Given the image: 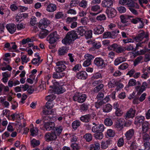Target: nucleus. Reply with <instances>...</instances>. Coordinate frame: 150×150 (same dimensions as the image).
Returning a JSON list of instances; mask_svg holds the SVG:
<instances>
[{"instance_id": "9", "label": "nucleus", "mask_w": 150, "mask_h": 150, "mask_svg": "<svg viewBox=\"0 0 150 150\" xmlns=\"http://www.w3.org/2000/svg\"><path fill=\"white\" fill-rule=\"evenodd\" d=\"M106 13L110 18L114 17L116 14V10L112 7L107 8L106 11Z\"/></svg>"}, {"instance_id": "54", "label": "nucleus", "mask_w": 150, "mask_h": 150, "mask_svg": "<svg viewBox=\"0 0 150 150\" xmlns=\"http://www.w3.org/2000/svg\"><path fill=\"white\" fill-rule=\"evenodd\" d=\"M128 64L126 63H124L121 64L119 67V69L124 70L127 69L128 67Z\"/></svg>"}, {"instance_id": "33", "label": "nucleus", "mask_w": 150, "mask_h": 150, "mask_svg": "<svg viewBox=\"0 0 150 150\" xmlns=\"http://www.w3.org/2000/svg\"><path fill=\"white\" fill-rule=\"evenodd\" d=\"M127 5L130 7V8L134 7L137 8H139V6L137 4L131 0H129Z\"/></svg>"}, {"instance_id": "46", "label": "nucleus", "mask_w": 150, "mask_h": 150, "mask_svg": "<svg viewBox=\"0 0 150 150\" xmlns=\"http://www.w3.org/2000/svg\"><path fill=\"white\" fill-rule=\"evenodd\" d=\"M104 123L106 125L110 126L112 125L113 122L110 118H107L105 119Z\"/></svg>"}, {"instance_id": "3", "label": "nucleus", "mask_w": 150, "mask_h": 150, "mask_svg": "<svg viewBox=\"0 0 150 150\" xmlns=\"http://www.w3.org/2000/svg\"><path fill=\"white\" fill-rule=\"evenodd\" d=\"M59 38V36L56 31L50 33L47 38L49 42L51 44L55 43Z\"/></svg>"}, {"instance_id": "61", "label": "nucleus", "mask_w": 150, "mask_h": 150, "mask_svg": "<svg viewBox=\"0 0 150 150\" xmlns=\"http://www.w3.org/2000/svg\"><path fill=\"white\" fill-rule=\"evenodd\" d=\"M16 27L18 30H21L25 28V25L22 23H18L16 25Z\"/></svg>"}, {"instance_id": "5", "label": "nucleus", "mask_w": 150, "mask_h": 150, "mask_svg": "<svg viewBox=\"0 0 150 150\" xmlns=\"http://www.w3.org/2000/svg\"><path fill=\"white\" fill-rule=\"evenodd\" d=\"M101 83V81H100V80L94 81V82H93L92 84L94 86H96L94 89V93H97L100 89L103 87L104 85Z\"/></svg>"}, {"instance_id": "26", "label": "nucleus", "mask_w": 150, "mask_h": 150, "mask_svg": "<svg viewBox=\"0 0 150 150\" xmlns=\"http://www.w3.org/2000/svg\"><path fill=\"white\" fill-rule=\"evenodd\" d=\"M56 6L55 4H50L47 7V10L50 12H53L56 9Z\"/></svg>"}, {"instance_id": "10", "label": "nucleus", "mask_w": 150, "mask_h": 150, "mask_svg": "<svg viewBox=\"0 0 150 150\" xmlns=\"http://www.w3.org/2000/svg\"><path fill=\"white\" fill-rule=\"evenodd\" d=\"M114 0H104L102 1L101 5L103 7L108 8H111Z\"/></svg>"}, {"instance_id": "1", "label": "nucleus", "mask_w": 150, "mask_h": 150, "mask_svg": "<svg viewBox=\"0 0 150 150\" xmlns=\"http://www.w3.org/2000/svg\"><path fill=\"white\" fill-rule=\"evenodd\" d=\"M77 37V35L74 30L69 32L65 37L62 40V42L66 45H69L72 41L76 40Z\"/></svg>"}, {"instance_id": "39", "label": "nucleus", "mask_w": 150, "mask_h": 150, "mask_svg": "<svg viewBox=\"0 0 150 150\" xmlns=\"http://www.w3.org/2000/svg\"><path fill=\"white\" fill-rule=\"evenodd\" d=\"M77 19V17L76 16L73 17L72 18H71L70 17H68L66 19V22L67 24H69L71 23H72L74 21L76 20Z\"/></svg>"}, {"instance_id": "37", "label": "nucleus", "mask_w": 150, "mask_h": 150, "mask_svg": "<svg viewBox=\"0 0 150 150\" xmlns=\"http://www.w3.org/2000/svg\"><path fill=\"white\" fill-rule=\"evenodd\" d=\"M83 138L87 142H89L92 140V136L91 134L87 133L83 136Z\"/></svg>"}, {"instance_id": "32", "label": "nucleus", "mask_w": 150, "mask_h": 150, "mask_svg": "<svg viewBox=\"0 0 150 150\" xmlns=\"http://www.w3.org/2000/svg\"><path fill=\"white\" fill-rule=\"evenodd\" d=\"M126 60L125 58L122 57H120L116 59L114 61V64L117 65Z\"/></svg>"}, {"instance_id": "19", "label": "nucleus", "mask_w": 150, "mask_h": 150, "mask_svg": "<svg viewBox=\"0 0 150 150\" xmlns=\"http://www.w3.org/2000/svg\"><path fill=\"white\" fill-rule=\"evenodd\" d=\"M50 23V21L47 19V18H44L41 19L39 25V27L41 28L42 25H43L45 27L46 26L49 25Z\"/></svg>"}, {"instance_id": "64", "label": "nucleus", "mask_w": 150, "mask_h": 150, "mask_svg": "<svg viewBox=\"0 0 150 150\" xmlns=\"http://www.w3.org/2000/svg\"><path fill=\"white\" fill-rule=\"evenodd\" d=\"M117 47V45L116 44H114L109 45L108 48L109 50H112L115 51Z\"/></svg>"}, {"instance_id": "6", "label": "nucleus", "mask_w": 150, "mask_h": 150, "mask_svg": "<svg viewBox=\"0 0 150 150\" xmlns=\"http://www.w3.org/2000/svg\"><path fill=\"white\" fill-rule=\"evenodd\" d=\"M64 61H59L56 63L55 70L57 72H62L66 68L65 65L64 64Z\"/></svg>"}, {"instance_id": "14", "label": "nucleus", "mask_w": 150, "mask_h": 150, "mask_svg": "<svg viewBox=\"0 0 150 150\" xmlns=\"http://www.w3.org/2000/svg\"><path fill=\"white\" fill-rule=\"evenodd\" d=\"M109 100V98L107 96L104 99L100 101H98L95 103V106L96 108L98 109L100 108L102 105L108 102Z\"/></svg>"}, {"instance_id": "25", "label": "nucleus", "mask_w": 150, "mask_h": 150, "mask_svg": "<svg viewBox=\"0 0 150 150\" xmlns=\"http://www.w3.org/2000/svg\"><path fill=\"white\" fill-rule=\"evenodd\" d=\"M134 131L133 129H131L128 130L125 134V135L127 139H130L134 134Z\"/></svg>"}, {"instance_id": "8", "label": "nucleus", "mask_w": 150, "mask_h": 150, "mask_svg": "<svg viewBox=\"0 0 150 150\" xmlns=\"http://www.w3.org/2000/svg\"><path fill=\"white\" fill-rule=\"evenodd\" d=\"M148 36L147 34H145L143 30L141 31L138 35L134 38V39L136 42H139L142 40L144 38H147Z\"/></svg>"}, {"instance_id": "36", "label": "nucleus", "mask_w": 150, "mask_h": 150, "mask_svg": "<svg viewBox=\"0 0 150 150\" xmlns=\"http://www.w3.org/2000/svg\"><path fill=\"white\" fill-rule=\"evenodd\" d=\"M121 21L122 23H124L127 22L128 21V19L132 17L131 16H124L123 15H121L120 16Z\"/></svg>"}, {"instance_id": "27", "label": "nucleus", "mask_w": 150, "mask_h": 150, "mask_svg": "<svg viewBox=\"0 0 150 150\" xmlns=\"http://www.w3.org/2000/svg\"><path fill=\"white\" fill-rule=\"evenodd\" d=\"M67 47L63 46L59 49L58 54L60 56L64 55L67 53Z\"/></svg>"}, {"instance_id": "49", "label": "nucleus", "mask_w": 150, "mask_h": 150, "mask_svg": "<svg viewBox=\"0 0 150 150\" xmlns=\"http://www.w3.org/2000/svg\"><path fill=\"white\" fill-rule=\"evenodd\" d=\"M96 18L98 21H101L105 20L106 19V17L105 14H102L98 16Z\"/></svg>"}, {"instance_id": "24", "label": "nucleus", "mask_w": 150, "mask_h": 150, "mask_svg": "<svg viewBox=\"0 0 150 150\" xmlns=\"http://www.w3.org/2000/svg\"><path fill=\"white\" fill-rule=\"evenodd\" d=\"M49 33V32L47 30L45 29H42L40 31L39 35V37L43 39L46 37Z\"/></svg>"}, {"instance_id": "57", "label": "nucleus", "mask_w": 150, "mask_h": 150, "mask_svg": "<svg viewBox=\"0 0 150 150\" xmlns=\"http://www.w3.org/2000/svg\"><path fill=\"white\" fill-rule=\"evenodd\" d=\"M37 23L36 18L34 16H32L30 21V24L32 26H33Z\"/></svg>"}, {"instance_id": "29", "label": "nucleus", "mask_w": 150, "mask_h": 150, "mask_svg": "<svg viewBox=\"0 0 150 150\" xmlns=\"http://www.w3.org/2000/svg\"><path fill=\"white\" fill-rule=\"evenodd\" d=\"M149 127V124L148 122L145 121L142 124V129L143 133L146 132Z\"/></svg>"}, {"instance_id": "34", "label": "nucleus", "mask_w": 150, "mask_h": 150, "mask_svg": "<svg viewBox=\"0 0 150 150\" xmlns=\"http://www.w3.org/2000/svg\"><path fill=\"white\" fill-rule=\"evenodd\" d=\"M77 30V32L78 35L81 36H83L86 33L85 28L83 27L80 26L79 27Z\"/></svg>"}, {"instance_id": "21", "label": "nucleus", "mask_w": 150, "mask_h": 150, "mask_svg": "<svg viewBox=\"0 0 150 150\" xmlns=\"http://www.w3.org/2000/svg\"><path fill=\"white\" fill-rule=\"evenodd\" d=\"M104 61L101 58L97 57L95 58L94 61V64L98 67L104 66Z\"/></svg>"}, {"instance_id": "31", "label": "nucleus", "mask_w": 150, "mask_h": 150, "mask_svg": "<svg viewBox=\"0 0 150 150\" xmlns=\"http://www.w3.org/2000/svg\"><path fill=\"white\" fill-rule=\"evenodd\" d=\"M112 109V106L109 104H107L104 106L103 107V111L105 112H108L111 111Z\"/></svg>"}, {"instance_id": "47", "label": "nucleus", "mask_w": 150, "mask_h": 150, "mask_svg": "<svg viewBox=\"0 0 150 150\" xmlns=\"http://www.w3.org/2000/svg\"><path fill=\"white\" fill-rule=\"evenodd\" d=\"M80 125V122L79 121L76 120L73 122L72 123V126L73 128L75 129H77L78 127Z\"/></svg>"}, {"instance_id": "18", "label": "nucleus", "mask_w": 150, "mask_h": 150, "mask_svg": "<svg viewBox=\"0 0 150 150\" xmlns=\"http://www.w3.org/2000/svg\"><path fill=\"white\" fill-rule=\"evenodd\" d=\"M104 31V28L101 25H98L94 29L93 33L95 34L99 35L102 34Z\"/></svg>"}, {"instance_id": "63", "label": "nucleus", "mask_w": 150, "mask_h": 150, "mask_svg": "<svg viewBox=\"0 0 150 150\" xmlns=\"http://www.w3.org/2000/svg\"><path fill=\"white\" fill-rule=\"evenodd\" d=\"M124 50L123 48L122 47H117L115 51L118 53H120L123 52Z\"/></svg>"}, {"instance_id": "17", "label": "nucleus", "mask_w": 150, "mask_h": 150, "mask_svg": "<svg viewBox=\"0 0 150 150\" xmlns=\"http://www.w3.org/2000/svg\"><path fill=\"white\" fill-rule=\"evenodd\" d=\"M104 126L103 124H100L98 126H94L92 127V131L93 132H100L103 131Z\"/></svg>"}, {"instance_id": "13", "label": "nucleus", "mask_w": 150, "mask_h": 150, "mask_svg": "<svg viewBox=\"0 0 150 150\" xmlns=\"http://www.w3.org/2000/svg\"><path fill=\"white\" fill-rule=\"evenodd\" d=\"M147 87V83L145 82H144L141 87L139 86H137L136 87L135 89L136 91L138 92V94H141L143 91L145 90Z\"/></svg>"}, {"instance_id": "50", "label": "nucleus", "mask_w": 150, "mask_h": 150, "mask_svg": "<svg viewBox=\"0 0 150 150\" xmlns=\"http://www.w3.org/2000/svg\"><path fill=\"white\" fill-rule=\"evenodd\" d=\"M79 5L83 8H86L87 6V2L85 0H82L79 3Z\"/></svg>"}, {"instance_id": "23", "label": "nucleus", "mask_w": 150, "mask_h": 150, "mask_svg": "<svg viewBox=\"0 0 150 150\" xmlns=\"http://www.w3.org/2000/svg\"><path fill=\"white\" fill-rule=\"evenodd\" d=\"M144 119V116L136 117L134 122V124L138 125V124H142L143 123Z\"/></svg>"}, {"instance_id": "59", "label": "nucleus", "mask_w": 150, "mask_h": 150, "mask_svg": "<svg viewBox=\"0 0 150 150\" xmlns=\"http://www.w3.org/2000/svg\"><path fill=\"white\" fill-rule=\"evenodd\" d=\"M117 9L119 12L120 13H124L126 11V8L123 6H120L118 7Z\"/></svg>"}, {"instance_id": "44", "label": "nucleus", "mask_w": 150, "mask_h": 150, "mask_svg": "<svg viewBox=\"0 0 150 150\" xmlns=\"http://www.w3.org/2000/svg\"><path fill=\"white\" fill-rule=\"evenodd\" d=\"M56 98L54 94H50L46 97V99L48 102H51Z\"/></svg>"}, {"instance_id": "30", "label": "nucleus", "mask_w": 150, "mask_h": 150, "mask_svg": "<svg viewBox=\"0 0 150 150\" xmlns=\"http://www.w3.org/2000/svg\"><path fill=\"white\" fill-rule=\"evenodd\" d=\"M91 115L89 114H88L81 116L80 118V120L84 122H88L91 119Z\"/></svg>"}, {"instance_id": "11", "label": "nucleus", "mask_w": 150, "mask_h": 150, "mask_svg": "<svg viewBox=\"0 0 150 150\" xmlns=\"http://www.w3.org/2000/svg\"><path fill=\"white\" fill-rule=\"evenodd\" d=\"M55 124L53 122H49L44 124V127L47 130L49 131L54 129L55 128Z\"/></svg>"}, {"instance_id": "56", "label": "nucleus", "mask_w": 150, "mask_h": 150, "mask_svg": "<svg viewBox=\"0 0 150 150\" xmlns=\"http://www.w3.org/2000/svg\"><path fill=\"white\" fill-rule=\"evenodd\" d=\"M92 32L93 31L91 30L86 31V33H85V36L88 38H91L92 37Z\"/></svg>"}, {"instance_id": "62", "label": "nucleus", "mask_w": 150, "mask_h": 150, "mask_svg": "<svg viewBox=\"0 0 150 150\" xmlns=\"http://www.w3.org/2000/svg\"><path fill=\"white\" fill-rule=\"evenodd\" d=\"M30 131L31 133V135L33 136H36L38 134V130L34 129L33 128H31Z\"/></svg>"}, {"instance_id": "2", "label": "nucleus", "mask_w": 150, "mask_h": 150, "mask_svg": "<svg viewBox=\"0 0 150 150\" xmlns=\"http://www.w3.org/2000/svg\"><path fill=\"white\" fill-rule=\"evenodd\" d=\"M53 85L50 86L52 89L49 90V93L54 94H62L65 92V89L62 86L59 87V83L54 80L53 81Z\"/></svg>"}, {"instance_id": "43", "label": "nucleus", "mask_w": 150, "mask_h": 150, "mask_svg": "<svg viewBox=\"0 0 150 150\" xmlns=\"http://www.w3.org/2000/svg\"><path fill=\"white\" fill-rule=\"evenodd\" d=\"M117 81L115 79H112L109 81L108 83V87L110 88H112L116 86Z\"/></svg>"}, {"instance_id": "53", "label": "nucleus", "mask_w": 150, "mask_h": 150, "mask_svg": "<svg viewBox=\"0 0 150 150\" xmlns=\"http://www.w3.org/2000/svg\"><path fill=\"white\" fill-rule=\"evenodd\" d=\"M17 97L19 98L21 97V102L23 103H24V100L26 99L27 98V96L26 94H17Z\"/></svg>"}, {"instance_id": "60", "label": "nucleus", "mask_w": 150, "mask_h": 150, "mask_svg": "<svg viewBox=\"0 0 150 150\" xmlns=\"http://www.w3.org/2000/svg\"><path fill=\"white\" fill-rule=\"evenodd\" d=\"M85 58L86 60H89L91 62V60L94 58V57L93 55L87 54L85 55Z\"/></svg>"}, {"instance_id": "12", "label": "nucleus", "mask_w": 150, "mask_h": 150, "mask_svg": "<svg viewBox=\"0 0 150 150\" xmlns=\"http://www.w3.org/2000/svg\"><path fill=\"white\" fill-rule=\"evenodd\" d=\"M81 95H75L73 96V100L79 103H83L85 100L86 95V94H80Z\"/></svg>"}, {"instance_id": "22", "label": "nucleus", "mask_w": 150, "mask_h": 150, "mask_svg": "<svg viewBox=\"0 0 150 150\" xmlns=\"http://www.w3.org/2000/svg\"><path fill=\"white\" fill-rule=\"evenodd\" d=\"M62 129L63 128L62 126H58L56 127H55L54 129H53L54 131L53 132L55 134L56 136L57 137V136L60 135L62 132Z\"/></svg>"}, {"instance_id": "48", "label": "nucleus", "mask_w": 150, "mask_h": 150, "mask_svg": "<svg viewBox=\"0 0 150 150\" xmlns=\"http://www.w3.org/2000/svg\"><path fill=\"white\" fill-rule=\"evenodd\" d=\"M102 132H96L97 133L94 134L95 138L98 139H102L103 137V135Z\"/></svg>"}, {"instance_id": "58", "label": "nucleus", "mask_w": 150, "mask_h": 150, "mask_svg": "<svg viewBox=\"0 0 150 150\" xmlns=\"http://www.w3.org/2000/svg\"><path fill=\"white\" fill-rule=\"evenodd\" d=\"M119 30H115L114 31H112L111 32V38H115L117 35V33H119Z\"/></svg>"}, {"instance_id": "4", "label": "nucleus", "mask_w": 150, "mask_h": 150, "mask_svg": "<svg viewBox=\"0 0 150 150\" xmlns=\"http://www.w3.org/2000/svg\"><path fill=\"white\" fill-rule=\"evenodd\" d=\"M124 123L125 120L124 119H119L116 121L114 127L118 131H120L123 129Z\"/></svg>"}, {"instance_id": "28", "label": "nucleus", "mask_w": 150, "mask_h": 150, "mask_svg": "<svg viewBox=\"0 0 150 150\" xmlns=\"http://www.w3.org/2000/svg\"><path fill=\"white\" fill-rule=\"evenodd\" d=\"M100 148V144L97 142H95L94 144L90 145L89 149L90 150H99Z\"/></svg>"}, {"instance_id": "52", "label": "nucleus", "mask_w": 150, "mask_h": 150, "mask_svg": "<svg viewBox=\"0 0 150 150\" xmlns=\"http://www.w3.org/2000/svg\"><path fill=\"white\" fill-rule=\"evenodd\" d=\"M64 17V14L62 12H57L55 15V18L56 19L62 18Z\"/></svg>"}, {"instance_id": "35", "label": "nucleus", "mask_w": 150, "mask_h": 150, "mask_svg": "<svg viewBox=\"0 0 150 150\" xmlns=\"http://www.w3.org/2000/svg\"><path fill=\"white\" fill-rule=\"evenodd\" d=\"M91 9L93 11L98 12V13H100L102 11V10L100 6L98 5H96L92 6Z\"/></svg>"}, {"instance_id": "7", "label": "nucleus", "mask_w": 150, "mask_h": 150, "mask_svg": "<svg viewBox=\"0 0 150 150\" xmlns=\"http://www.w3.org/2000/svg\"><path fill=\"white\" fill-rule=\"evenodd\" d=\"M55 134L53 132H48L45 134V139L47 142H50L55 140L57 139Z\"/></svg>"}, {"instance_id": "15", "label": "nucleus", "mask_w": 150, "mask_h": 150, "mask_svg": "<svg viewBox=\"0 0 150 150\" xmlns=\"http://www.w3.org/2000/svg\"><path fill=\"white\" fill-rule=\"evenodd\" d=\"M135 112L136 110L132 108H131L126 113L125 117V118L127 119L130 118H133L135 115Z\"/></svg>"}, {"instance_id": "55", "label": "nucleus", "mask_w": 150, "mask_h": 150, "mask_svg": "<svg viewBox=\"0 0 150 150\" xmlns=\"http://www.w3.org/2000/svg\"><path fill=\"white\" fill-rule=\"evenodd\" d=\"M103 38H111V32L109 31L105 32L103 35Z\"/></svg>"}, {"instance_id": "40", "label": "nucleus", "mask_w": 150, "mask_h": 150, "mask_svg": "<svg viewBox=\"0 0 150 150\" xmlns=\"http://www.w3.org/2000/svg\"><path fill=\"white\" fill-rule=\"evenodd\" d=\"M55 110L54 109L51 110H46L45 109H44L42 110L43 114L45 115H48L51 114H54Z\"/></svg>"}, {"instance_id": "51", "label": "nucleus", "mask_w": 150, "mask_h": 150, "mask_svg": "<svg viewBox=\"0 0 150 150\" xmlns=\"http://www.w3.org/2000/svg\"><path fill=\"white\" fill-rule=\"evenodd\" d=\"M51 118L50 116L47 115L43 117L42 121H43L44 124L46 122H49V121Z\"/></svg>"}, {"instance_id": "16", "label": "nucleus", "mask_w": 150, "mask_h": 150, "mask_svg": "<svg viewBox=\"0 0 150 150\" xmlns=\"http://www.w3.org/2000/svg\"><path fill=\"white\" fill-rule=\"evenodd\" d=\"M8 31L11 34H13L16 30V26L14 23H9L6 26Z\"/></svg>"}, {"instance_id": "41", "label": "nucleus", "mask_w": 150, "mask_h": 150, "mask_svg": "<svg viewBox=\"0 0 150 150\" xmlns=\"http://www.w3.org/2000/svg\"><path fill=\"white\" fill-rule=\"evenodd\" d=\"M31 144L32 146L34 147L39 145L40 144V142L38 140L33 139L31 141Z\"/></svg>"}, {"instance_id": "42", "label": "nucleus", "mask_w": 150, "mask_h": 150, "mask_svg": "<svg viewBox=\"0 0 150 150\" xmlns=\"http://www.w3.org/2000/svg\"><path fill=\"white\" fill-rule=\"evenodd\" d=\"M64 74L62 73V75H60V73L59 72H54L53 74V77L54 78L56 79H59L62 78V76H64Z\"/></svg>"}, {"instance_id": "20", "label": "nucleus", "mask_w": 150, "mask_h": 150, "mask_svg": "<svg viewBox=\"0 0 150 150\" xmlns=\"http://www.w3.org/2000/svg\"><path fill=\"white\" fill-rule=\"evenodd\" d=\"M76 76L79 79L85 80L87 78L88 75L85 71H81L77 73Z\"/></svg>"}, {"instance_id": "38", "label": "nucleus", "mask_w": 150, "mask_h": 150, "mask_svg": "<svg viewBox=\"0 0 150 150\" xmlns=\"http://www.w3.org/2000/svg\"><path fill=\"white\" fill-rule=\"evenodd\" d=\"M143 57L142 56H139V57H137L134 61V66H136L143 59Z\"/></svg>"}, {"instance_id": "45", "label": "nucleus", "mask_w": 150, "mask_h": 150, "mask_svg": "<svg viewBox=\"0 0 150 150\" xmlns=\"http://www.w3.org/2000/svg\"><path fill=\"white\" fill-rule=\"evenodd\" d=\"M102 77L100 73H96L94 74L92 77L91 79L94 81L96 79L101 78Z\"/></svg>"}]
</instances>
